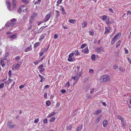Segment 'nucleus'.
Listing matches in <instances>:
<instances>
[{
  "mask_svg": "<svg viewBox=\"0 0 131 131\" xmlns=\"http://www.w3.org/2000/svg\"><path fill=\"white\" fill-rule=\"evenodd\" d=\"M110 78L109 76L104 75L101 77L99 81L101 83L108 81L110 80Z\"/></svg>",
  "mask_w": 131,
  "mask_h": 131,
  "instance_id": "obj_1",
  "label": "nucleus"
},
{
  "mask_svg": "<svg viewBox=\"0 0 131 131\" xmlns=\"http://www.w3.org/2000/svg\"><path fill=\"white\" fill-rule=\"evenodd\" d=\"M51 16V14L50 13L48 14L45 17L44 20L45 22L48 21Z\"/></svg>",
  "mask_w": 131,
  "mask_h": 131,
  "instance_id": "obj_2",
  "label": "nucleus"
},
{
  "mask_svg": "<svg viewBox=\"0 0 131 131\" xmlns=\"http://www.w3.org/2000/svg\"><path fill=\"white\" fill-rule=\"evenodd\" d=\"M81 74L80 73L77 74L74 77L73 79L76 81H77L79 79V77L81 75Z\"/></svg>",
  "mask_w": 131,
  "mask_h": 131,
  "instance_id": "obj_3",
  "label": "nucleus"
},
{
  "mask_svg": "<svg viewBox=\"0 0 131 131\" xmlns=\"http://www.w3.org/2000/svg\"><path fill=\"white\" fill-rule=\"evenodd\" d=\"M74 53L72 52L71 53L69 56V58L68 59V60L69 61H72V56H73Z\"/></svg>",
  "mask_w": 131,
  "mask_h": 131,
  "instance_id": "obj_4",
  "label": "nucleus"
},
{
  "mask_svg": "<svg viewBox=\"0 0 131 131\" xmlns=\"http://www.w3.org/2000/svg\"><path fill=\"white\" fill-rule=\"evenodd\" d=\"M15 23H9L7 22L6 23L5 25L7 27H10L13 26L14 24H15Z\"/></svg>",
  "mask_w": 131,
  "mask_h": 131,
  "instance_id": "obj_5",
  "label": "nucleus"
},
{
  "mask_svg": "<svg viewBox=\"0 0 131 131\" xmlns=\"http://www.w3.org/2000/svg\"><path fill=\"white\" fill-rule=\"evenodd\" d=\"M17 35V34H15L13 35L8 36V38H11L13 39H14L16 37Z\"/></svg>",
  "mask_w": 131,
  "mask_h": 131,
  "instance_id": "obj_6",
  "label": "nucleus"
},
{
  "mask_svg": "<svg viewBox=\"0 0 131 131\" xmlns=\"http://www.w3.org/2000/svg\"><path fill=\"white\" fill-rule=\"evenodd\" d=\"M96 50L97 53L102 52L103 51V48L101 47L100 48H96Z\"/></svg>",
  "mask_w": 131,
  "mask_h": 131,
  "instance_id": "obj_7",
  "label": "nucleus"
},
{
  "mask_svg": "<svg viewBox=\"0 0 131 131\" xmlns=\"http://www.w3.org/2000/svg\"><path fill=\"white\" fill-rule=\"evenodd\" d=\"M109 28H107V27H105V31L104 33V34H106L107 33H109L111 27L110 26L109 27Z\"/></svg>",
  "mask_w": 131,
  "mask_h": 131,
  "instance_id": "obj_8",
  "label": "nucleus"
},
{
  "mask_svg": "<svg viewBox=\"0 0 131 131\" xmlns=\"http://www.w3.org/2000/svg\"><path fill=\"white\" fill-rule=\"evenodd\" d=\"M121 35V33H118L116 35L114 36L113 37L114 39H115L116 40L118 38L119 39V38L120 37H119Z\"/></svg>",
  "mask_w": 131,
  "mask_h": 131,
  "instance_id": "obj_9",
  "label": "nucleus"
},
{
  "mask_svg": "<svg viewBox=\"0 0 131 131\" xmlns=\"http://www.w3.org/2000/svg\"><path fill=\"white\" fill-rule=\"evenodd\" d=\"M31 50V46H29L26 48L25 50L24 51L25 52H27L28 51H30Z\"/></svg>",
  "mask_w": 131,
  "mask_h": 131,
  "instance_id": "obj_10",
  "label": "nucleus"
},
{
  "mask_svg": "<svg viewBox=\"0 0 131 131\" xmlns=\"http://www.w3.org/2000/svg\"><path fill=\"white\" fill-rule=\"evenodd\" d=\"M60 7H61V10H62V14L63 15L66 14V13L64 10L63 7L62 6H60Z\"/></svg>",
  "mask_w": 131,
  "mask_h": 131,
  "instance_id": "obj_11",
  "label": "nucleus"
},
{
  "mask_svg": "<svg viewBox=\"0 0 131 131\" xmlns=\"http://www.w3.org/2000/svg\"><path fill=\"white\" fill-rule=\"evenodd\" d=\"M102 115H100L97 116V118L96 120V123H97L100 120V118L102 117Z\"/></svg>",
  "mask_w": 131,
  "mask_h": 131,
  "instance_id": "obj_12",
  "label": "nucleus"
},
{
  "mask_svg": "<svg viewBox=\"0 0 131 131\" xmlns=\"http://www.w3.org/2000/svg\"><path fill=\"white\" fill-rule=\"evenodd\" d=\"M87 21H85L82 23V28L85 27L87 25Z\"/></svg>",
  "mask_w": 131,
  "mask_h": 131,
  "instance_id": "obj_13",
  "label": "nucleus"
},
{
  "mask_svg": "<svg viewBox=\"0 0 131 131\" xmlns=\"http://www.w3.org/2000/svg\"><path fill=\"white\" fill-rule=\"evenodd\" d=\"M101 112V110H97V111H96L95 113H94V115H98Z\"/></svg>",
  "mask_w": 131,
  "mask_h": 131,
  "instance_id": "obj_14",
  "label": "nucleus"
},
{
  "mask_svg": "<svg viewBox=\"0 0 131 131\" xmlns=\"http://www.w3.org/2000/svg\"><path fill=\"white\" fill-rule=\"evenodd\" d=\"M89 50L88 48H85L82 50V51L84 53H87L88 51Z\"/></svg>",
  "mask_w": 131,
  "mask_h": 131,
  "instance_id": "obj_15",
  "label": "nucleus"
},
{
  "mask_svg": "<svg viewBox=\"0 0 131 131\" xmlns=\"http://www.w3.org/2000/svg\"><path fill=\"white\" fill-rule=\"evenodd\" d=\"M107 120H105L103 122V124L104 127H105L107 125Z\"/></svg>",
  "mask_w": 131,
  "mask_h": 131,
  "instance_id": "obj_16",
  "label": "nucleus"
},
{
  "mask_svg": "<svg viewBox=\"0 0 131 131\" xmlns=\"http://www.w3.org/2000/svg\"><path fill=\"white\" fill-rule=\"evenodd\" d=\"M11 5L10 4V2H9L8 3L7 7L8 8V9L10 11L11 10L10 8L11 7Z\"/></svg>",
  "mask_w": 131,
  "mask_h": 131,
  "instance_id": "obj_17",
  "label": "nucleus"
},
{
  "mask_svg": "<svg viewBox=\"0 0 131 131\" xmlns=\"http://www.w3.org/2000/svg\"><path fill=\"white\" fill-rule=\"evenodd\" d=\"M116 116L119 119L121 120L122 119H124L122 117L121 115H116Z\"/></svg>",
  "mask_w": 131,
  "mask_h": 131,
  "instance_id": "obj_18",
  "label": "nucleus"
},
{
  "mask_svg": "<svg viewBox=\"0 0 131 131\" xmlns=\"http://www.w3.org/2000/svg\"><path fill=\"white\" fill-rule=\"evenodd\" d=\"M121 123L123 126H124L126 125V122L124 121V119H122L121 120Z\"/></svg>",
  "mask_w": 131,
  "mask_h": 131,
  "instance_id": "obj_19",
  "label": "nucleus"
},
{
  "mask_svg": "<svg viewBox=\"0 0 131 131\" xmlns=\"http://www.w3.org/2000/svg\"><path fill=\"white\" fill-rule=\"evenodd\" d=\"M106 24L107 25H108L109 24H111L112 23L110 21L109 18H108L106 21Z\"/></svg>",
  "mask_w": 131,
  "mask_h": 131,
  "instance_id": "obj_20",
  "label": "nucleus"
},
{
  "mask_svg": "<svg viewBox=\"0 0 131 131\" xmlns=\"http://www.w3.org/2000/svg\"><path fill=\"white\" fill-rule=\"evenodd\" d=\"M40 44V42H37L35 43L34 45V47H38L39 45Z\"/></svg>",
  "mask_w": 131,
  "mask_h": 131,
  "instance_id": "obj_21",
  "label": "nucleus"
},
{
  "mask_svg": "<svg viewBox=\"0 0 131 131\" xmlns=\"http://www.w3.org/2000/svg\"><path fill=\"white\" fill-rule=\"evenodd\" d=\"M82 125H81L80 126H78L77 128V129L78 130H79V131H80L81 130L82 128Z\"/></svg>",
  "mask_w": 131,
  "mask_h": 131,
  "instance_id": "obj_22",
  "label": "nucleus"
},
{
  "mask_svg": "<svg viewBox=\"0 0 131 131\" xmlns=\"http://www.w3.org/2000/svg\"><path fill=\"white\" fill-rule=\"evenodd\" d=\"M55 113L54 112H52L51 113L49 114V117H50L54 115L55 114Z\"/></svg>",
  "mask_w": 131,
  "mask_h": 131,
  "instance_id": "obj_23",
  "label": "nucleus"
},
{
  "mask_svg": "<svg viewBox=\"0 0 131 131\" xmlns=\"http://www.w3.org/2000/svg\"><path fill=\"white\" fill-rule=\"evenodd\" d=\"M116 40H115V39H114V38H113L111 42V44L112 45H113L114 43Z\"/></svg>",
  "mask_w": 131,
  "mask_h": 131,
  "instance_id": "obj_24",
  "label": "nucleus"
},
{
  "mask_svg": "<svg viewBox=\"0 0 131 131\" xmlns=\"http://www.w3.org/2000/svg\"><path fill=\"white\" fill-rule=\"evenodd\" d=\"M51 104V102L49 101H48L46 102V104L47 106H48L50 105Z\"/></svg>",
  "mask_w": 131,
  "mask_h": 131,
  "instance_id": "obj_25",
  "label": "nucleus"
},
{
  "mask_svg": "<svg viewBox=\"0 0 131 131\" xmlns=\"http://www.w3.org/2000/svg\"><path fill=\"white\" fill-rule=\"evenodd\" d=\"M22 1L23 3L26 4H28L29 3V2L27 1V0H22Z\"/></svg>",
  "mask_w": 131,
  "mask_h": 131,
  "instance_id": "obj_26",
  "label": "nucleus"
},
{
  "mask_svg": "<svg viewBox=\"0 0 131 131\" xmlns=\"http://www.w3.org/2000/svg\"><path fill=\"white\" fill-rule=\"evenodd\" d=\"M95 58V55L94 54H92L91 57V59L92 60H94Z\"/></svg>",
  "mask_w": 131,
  "mask_h": 131,
  "instance_id": "obj_27",
  "label": "nucleus"
},
{
  "mask_svg": "<svg viewBox=\"0 0 131 131\" xmlns=\"http://www.w3.org/2000/svg\"><path fill=\"white\" fill-rule=\"evenodd\" d=\"M90 85H89L88 84V85H87L86 87V88H85V91H88L90 89Z\"/></svg>",
  "mask_w": 131,
  "mask_h": 131,
  "instance_id": "obj_28",
  "label": "nucleus"
},
{
  "mask_svg": "<svg viewBox=\"0 0 131 131\" xmlns=\"http://www.w3.org/2000/svg\"><path fill=\"white\" fill-rule=\"evenodd\" d=\"M72 127V125H70L69 126H67V129L68 130H70L71 129Z\"/></svg>",
  "mask_w": 131,
  "mask_h": 131,
  "instance_id": "obj_29",
  "label": "nucleus"
},
{
  "mask_svg": "<svg viewBox=\"0 0 131 131\" xmlns=\"http://www.w3.org/2000/svg\"><path fill=\"white\" fill-rule=\"evenodd\" d=\"M39 77L41 79H42L43 80V81H45V78L43 76L41 75L40 74L39 75Z\"/></svg>",
  "mask_w": 131,
  "mask_h": 131,
  "instance_id": "obj_30",
  "label": "nucleus"
},
{
  "mask_svg": "<svg viewBox=\"0 0 131 131\" xmlns=\"http://www.w3.org/2000/svg\"><path fill=\"white\" fill-rule=\"evenodd\" d=\"M119 71L122 72H124L125 71V69H123L121 67H119Z\"/></svg>",
  "mask_w": 131,
  "mask_h": 131,
  "instance_id": "obj_31",
  "label": "nucleus"
},
{
  "mask_svg": "<svg viewBox=\"0 0 131 131\" xmlns=\"http://www.w3.org/2000/svg\"><path fill=\"white\" fill-rule=\"evenodd\" d=\"M107 18V16L106 15H104L102 17L103 20H105Z\"/></svg>",
  "mask_w": 131,
  "mask_h": 131,
  "instance_id": "obj_32",
  "label": "nucleus"
},
{
  "mask_svg": "<svg viewBox=\"0 0 131 131\" xmlns=\"http://www.w3.org/2000/svg\"><path fill=\"white\" fill-rule=\"evenodd\" d=\"M74 54L76 56L80 54V53H79L78 51V50H77L75 51Z\"/></svg>",
  "mask_w": 131,
  "mask_h": 131,
  "instance_id": "obj_33",
  "label": "nucleus"
},
{
  "mask_svg": "<svg viewBox=\"0 0 131 131\" xmlns=\"http://www.w3.org/2000/svg\"><path fill=\"white\" fill-rule=\"evenodd\" d=\"M55 119V118L54 117H52L51 118V119H50V122H53L54 121Z\"/></svg>",
  "mask_w": 131,
  "mask_h": 131,
  "instance_id": "obj_34",
  "label": "nucleus"
},
{
  "mask_svg": "<svg viewBox=\"0 0 131 131\" xmlns=\"http://www.w3.org/2000/svg\"><path fill=\"white\" fill-rule=\"evenodd\" d=\"M40 62V61H39V60H38V61H35L34 62V63L35 65H36L38 64Z\"/></svg>",
  "mask_w": 131,
  "mask_h": 131,
  "instance_id": "obj_35",
  "label": "nucleus"
},
{
  "mask_svg": "<svg viewBox=\"0 0 131 131\" xmlns=\"http://www.w3.org/2000/svg\"><path fill=\"white\" fill-rule=\"evenodd\" d=\"M0 63L2 65V66H4L5 65V64L4 63V62L3 60H1V61Z\"/></svg>",
  "mask_w": 131,
  "mask_h": 131,
  "instance_id": "obj_36",
  "label": "nucleus"
},
{
  "mask_svg": "<svg viewBox=\"0 0 131 131\" xmlns=\"http://www.w3.org/2000/svg\"><path fill=\"white\" fill-rule=\"evenodd\" d=\"M4 85V84L3 83H1L0 84V89H1L2 88H3Z\"/></svg>",
  "mask_w": 131,
  "mask_h": 131,
  "instance_id": "obj_37",
  "label": "nucleus"
},
{
  "mask_svg": "<svg viewBox=\"0 0 131 131\" xmlns=\"http://www.w3.org/2000/svg\"><path fill=\"white\" fill-rule=\"evenodd\" d=\"M8 75L10 77H11L12 75L11 70H10L8 72Z\"/></svg>",
  "mask_w": 131,
  "mask_h": 131,
  "instance_id": "obj_38",
  "label": "nucleus"
},
{
  "mask_svg": "<svg viewBox=\"0 0 131 131\" xmlns=\"http://www.w3.org/2000/svg\"><path fill=\"white\" fill-rule=\"evenodd\" d=\"M89 32L90 33L89 34L91 36H93L94 35V32L93 31Z\"/></svg>",
  "mask_w": 131,
  "mask_h": 131,
  "instance_id": "obj_39",
  "label": "nucleus"
},
{
  "mask_svg": "<svg viewBox=\"0 0 131 131\" xmlns=\"http://www.w3.org/2000/svg\"><path fill=\"white\" fill-rule=\"evenodd\" d=\"M45 38V37L44 36H41L39 38V40L40 41L41 40H42L43 39Z\"/></svg>",
  "mask_w": 131,
  "mask_h": 131,
  "instance_id": "obj_40",
  "label": "nucleus"
},
{
  "mask_svg": "<svg viewBox=\"0 0 131 131\" xmlns=\"http://www.w3.org/2000/svg\"><path fill=\"white\" fill-rule=\"evenodd\" d=\"M20 66L19 64H16L15 67V68L16 69H18L19 68V66Z\"/></svg>",
  "mask_w": 131,
  "mask_h": 131,
  "instance_id": "obj_41",
  "label": "nucleus"
},
{
  "mask_svg": "<svg viewBox=\"0 0 131 131\" xmlns=\"http://www.w3.org/2000/svg\"><path fill=\"white\" fill-rule=\"evenodd\" d=\"M16 21V19L15 18H13L11 19V21L12 23H13Z\"/></svg>",
  "mask_w": 131,
  "mask_h": 131,
  "instance_id": "obj_42",
  "label": "nucleus"
},
{
  "mask_svg": "<svg viewBox=\"0 0 131 131\" xmlns=\"http://www.w3.org/2000/svg\"><path fill=\"white\" fill-rule=\"evenodd\" d=\"M12 123L11 122H8L7 123V126H9L12 125Z\"/></svg>",
  "mask_w": 131,
  "mask_h": 131,
  "instance_id": "obj_43",
  "label": "nucleus"
},
{
  "mask_svg": "<svg viewBox=\"0 0 131 131\" xmlns=\"http://www.w3.org/2000/svg\"><path fill=\"white\" fill-rule=\"evenodd\" d=\"M32 18H33V16H31V18H30V21H29V23H31L33 21V19H32Z\"/></svg>",
  "mask_w": 131,
  "mask_h": 131,
  "instance_id": "obj_44",
  "label": "nucleus"
},
{
  "mask_svg": "<svg viewBox=\"0 0 131 131\" xmlns=\"http://www.w3.org/2000/svg\"><path fill=\"white\" fill-rule=\"evenodd\" d=\"M86 46V44H83L81 46V48H84Z\"/></svg>",
  "mask_w": 131,
  "mask_h": 131,
  "instance_id": "obj_45",
  "label": "nucleus"
},
{
  "mask_svg": "<svg viewBox=\"0 0 131 131\" xmlns=\"http://www.w3.org/2000/svg\"><path fill=\"white\" fill-rule=\"evenodd\" d=\"M15 60H20V58H19V57L18 56L16 57L15 58Z\"/></svg>",
  "mask_w": 131,
  "mask_h": 131,
  "instance_id": "obj_46",
  "label": "nucleus"
},
{
  "mask_svg": "<svg viewBox=\"0 0 131 131\" xmlns=\"http://www.w3.org/2000/svg\"><path fill=\"white\" fill-rule=\"evenodd\" d=\"M9 55V53L8 52L6 53L4 57V58H6Z\"/></svg>",
  "mask_w": 131,
  "mask_h": 131,
  "instance_id": "obj_47",
  "label": "nucleus"
},
{
  "mask_svg": "<svg viewBox=\"0 0 131 131\" xmlns=\"http://www.w3.org/2000/svg\"><path fill=\"white\" fill-rule=\"evenodd\" d=\"M43 67V65L42 64L41 65L39 66H38V68L39 69H41Z\"/></svg>",
  "mask_w": 131,
  "mask_h": 131,
  "instance_id": "obj_48",
  "label": "nucleus"
},
{
  "mask_svg": "<svg viewBox=\"0 0 131 131\" xmlns=\"http://www.w3.org/2000/svg\"><path fill=\"white\" fill-rule=\"evenodd\" d=\"M39 119L38 118H37L36 119H35L34 120V122L35 123H37L39 121Z\"/></svg>",
  "mask_w": 131,
  "mask_h": 131,
  "instance_id": "obj_49",
  "label": "nucleus"
},
{
  "mask_svg": "<svg viewBox=\"0 0 131 131\" xmlns=\"http://www.w3.org/2000/svg\"><path fill=\"white\" fill-rule=\"evenodd\" d=\"M16 0H13L12 2L13 5H16Z\"/></svg>",
  "mask_w": 131,
  "mask_h": 131,
  "instance_id": "obj_50",
  "label": "nucleus"
},
{
  "mask_svg": "<svg viewBox=\"0 0 131 131\" xmlns=\"http://www.w3.org/2000/svg\"><path fill=\"white\" fill-rule=\"evenodd\" d=\"M69 22L71 23H74V20L73 19H70L69 20Z\"/></svg>",
  "mask_w": 131,
  "mask_h": 131,
  "instance_id": "obj_51",
  "label": "nucleus"
},
{
  "mask_svg": "<svg viewBox=\"0 0 131 131\" xmlns=\"http://www.w3.org/2000/svg\"><path fill=\"white\" fill-rule=\"evenodd\" d=\"M43 122L44 123H47V118H46L43 121Z\"/></svg>",
  "mask_w": 131,
  "mask_h": 131,
  "instance_id": "obj_52",
  "label": "nucleus"
},
{
  "mask_svg": "<svg viewBox=\"0 0 131 131\" xmlns=\"http://www.w3.org/2000/svg\"><path fill=\"white\" fill-rule=\"evenodd\" d=\"M88 78L87 77L85 78L83 81V83H85L86 81L88 79Z\"/></svg>",
  "mask_w": 131,
  "mask_h": 131,
  "instance_id": "obj_53",
  "label": "nucleus"
},
{
  "mask_svg": "<svg viewBox=\"0 0 131 131\" xmlns=\"http://www.w3.org/2000/svg\"><path fill=\"white\" fill-rule=\"evenodd\" d=\"M93 69H90L89 70V72L90 73H93Z\"/></svg>",
  "mask_w": 131,
  "mask_h": 131,
  "instance_id": "obj_54",
  "label": "nucleus"
},
{
  "mask_svg": "<svg viewBox=\"0 0 131 131\" xmlns=\"http://www.w3.org/2000/svg\"><path fill=\"white\" fill-rule=\"evenodd\" d=\"M45 70V69L44 68H42L41 69L39 70L40 72V73H41V72H43Z\"/></svg>",
  "mask_w": 131,
  "mask_h": 131,
  "instance_id": "obj_55",
  "label": "nucleus"
},
{
  "mask_svg": "<svg viewBox=\"0 0 131 131\" xmlns=\"http://www.w3.org/2000/svg\"><path fill=\"white\" fill-rule=\"evenodd\" d=\"M62 0H59L57 2V3H58V4H60L61 3V2Z\"/></svg>",
  "mask_w": 131,
  "mask_h": 131,
  "instance_id": "obj_56",
  "label": "nucleus"
},
{
  "mask_svg": "<svg viewBox=\"0 0 131 131\" xmlns=\"http://www.w3.org/2000/svg\"><path fill=\"white\" fill-rule=\"evenodd\" d=\"M61 92L63 93H64L66 92V90H65L62 89L61 90Z\"/></svg>",
  "mask_w": 131,
  "mask_h": 131,
  "instance_id": "obj_57",
  "label": "nucleus"
},
{
  "mask_svg": "<svg viewBox=\"0 0 131 131\" xmlns=\"http://www.w3.org/2000/svg\"><path fill=\"white\" fill-rule=\"evenodd\" d=\"M47 26H43L41 27L40 28V29H41V30H42L43 29V28H45L46 27H47Z\"/></svg>",
  "mask_w": 131,
  "mask_h": 131,
  "instance_id": "obj_58",
  "label": "nucleus"
},
{
  "mask_svg": "<svg viewBox=\"0 0 131 131\" xmlns=\"http://www.w3.org/2000/svg\"><path fill=\"white\" fill-rule=\"evenodd\" d=\"M113 67L114 68V69H116L118 68L117 66L116 65H114L113 66Z\"/></svg>",
  "mask_w": 131,
  "mask_h": 131,
  "instance_id": "obj_59",
  "label": "nucleus"
},
{
  "mask_svg": "<svg viewBox=\"0 0 131 131\" xmlns=\"http://www.w3.org/2000/svg\"><path fill=\"white\" fill-rule=\"evenodd\" d=\"M47 92H46L45 93L44 95V97L45 98H46L47 97Z\"/></svg>",
  "mask_w": 131,
  "mask_h": 131,
  "instance_id": "obj_60",
  "label": "nucleus"
},
{
  "mask_svg": "<svg viewBox=\"0 0 131 131\" xmlns=\"http://www.w3.org/2000/svg\"><path fill=\"white\" fill-rule=\"evenodd\" d=\"M70 83L69 81H68L66 84V85L67 86H68V87H69V86Z\"/></svg>",
  "mask_w": 131,
  "mask_h": 131,
  "instance_id": "obj_61",
  "label": "nucleus"
},
{
  "mask_svg": "<svg viewBox=\"0 0 131 131\" xmlns=\"http://www.w3.org/2000/svg\"><path fill=\"white\" fill-rule=\"evenodd\" d=\"M60 103L59 102H58L57 103V104L56 105V106L57 107H59V106H60Z\"/></svg>",
  "mask_w": 131,
  "mask_h": 131,
  "instance_id": "obj_62",
  "label": "nucleus"
},
{
  "mask_svg": "<svg viewBox=\"0 0 131 131\" xmlns=\"http://www.w3.org/2000/svg\"><path fill=\"white\" fill-rule=\"evenodd\" d=\"M16 5H13V7L14 9H16Z\"/></svg>",
  "mask_w": 131,
  "mask_h": 131,
  "instance_id": "obj_63",
  "label": "nucleus"
},
{
  "mask_svg": "<svg viewBox=\"0 0 131 131\" xmlns=\"http://www.w3.org/2000/svg\"><path fill=\"white\" fill-rule=\"evenodd\" d=\"M15 127V125H11L10 126H9V128H13L14 127Z\"/></svg>",
  "mask_w": 131,
  "mask_h": 131,
  "instance_id": "obj_64",
  "label": "nucleus"
}]
</instances>
